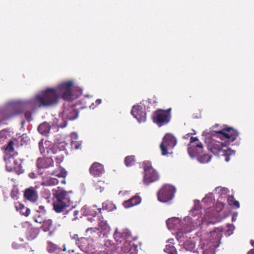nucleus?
Here are the masks:
<instances>
[{
	"instance_id": "c9c22d12",
	"label": "nucleus",
	"mask_w": 254,
	"mask_h": 254,
	"mask_svg": "<svg viewBox=\"0 0 254 254\" xmlns=\"http://www.w3.org/2000/svg\"><path fill=\"white\" fill-rule=\"evenodd\" d=\"M24 196L27 199L32 201V187H29L25 190Z\"/></svg>"
},
{
	"instance_id": "412c9836",
	"label": "nucleus",
	"mask_w": 254,
	"mask_h": 254,
	"mask_svg": "<svg viewBox=\"0 0 254 254\" xmlns=\"http://www.w3.org/2000/svg\"><path fill=\"white\" fill-rule=\"evenodd\" d=\"M99 229L100 231L101 230L102 233L104 236L107 235V234L110 232L111 228L109 225L107 224L106 221H100L98 224Z\"/></svg>"
},
{
	"instance_id": "cd10ccee",
	"label": "nucleus",
	"mask_w": 254,
	"mask_h": 254,
	"mask_svg": "<svg viewBox=\"0 0 254 254\" xmlns=\"http://www.w3.org/2000/svg\"><path fill=\"white\" fill-rule=\"evenodd\" d=\"M227 201L228 204L233 207L239 208L240 206L239 202L235 200L233 195H228Z\"/></svg>"
},
{
	"instance_id": "2f4dec72",
	"label": "nucleus",
	"mask_w": 254,
	"mask_h": 254,
	"mask_svg": "<svg viewBox=\"0 0 254 254\" xmlns=\"http://www.w3.org/2000/svg\"><path fill=\"white\" fill-rule=\"evenodd\" d=\"M59 183V181L58 179L54 178H50L49 179H46L43 184L48 186H55L57 185Z\"/></svg>"
},
{
	"instance_id": "0eeeda50",
	"label": "nucleus",
	"mask_w": 254,
	"mask_h": 254,
	"mask_svg": "<svg viewBox=\"0 0 254 254\" xmlns=\"http://www.w3.org/2000/svg\"><path fill=\"white\" fill-rule=\"evenodd\" d=\"M175 191L173 186L168 184L164 185L157 192L158 200L163 203L171 201L175 196Z\"/></svg>"
},
{
	"instance_id": "9b49d317",
	"label": "nucleus",
	"mask_w": 254,
	"mask_h": 254,
	"mask_svg": "<svg viewBox=\"0 0 254 254\" xmlns=\"http://www.w3.org/2000/svg\"><path fill=\"white\" fill-rule=\"evenodd\" d=\"M176 138L171 134L167 133L160 145L162 155H166L168 154V150L173 148L176 144Z\"/></svg>"
},
{
	"instance_id": "a878e982",
	"label": "nucleus",
	"mask_w": 254,
	"mask_h": 254,
	"mask_svg": "<svg viewBox=\"0 0 254 254\" xmlns=\"http://www.w3.org/2000/svg\"><path fill=\"white\" fill-rule=\"evenodd\" d=\"M102 209L108 211H111L116 209V206L112 202L107 200L103 203Z\"/></svg>"
},
{
	"instance_id": "f3484780",
	"label": "nucleus",
	"mask_w": 254,
	"mask_h": 254,
	"mask_svg": "<svg viewBox=\"0 0 254 254\" xmlns=\"http://www.w3.org/2000/svg\"><path fill=\"white\" fill-rule=\"evenodd\" d=\"M86 236H88L92 240L97 239L101 237L102 232L100 231L99 228H88L86 229Z\"/></svg>"
},
{
	"instance_id": "6ab92c4d",
	"label": "nucleus",
	"mask_w": 254,
	"mask_h": 254,
	"mask_svg": "<svg viewBox=\"0 0 254 254\" xmlns=\"http://www.w3.org/2000/svg\"><path fill=\"white\" fill-rule=\"evenodd\" d=\"M64 217L67 218L69 221H74L78 218L79 211L75 210L73 208H70L64 213Z\"/></svg>"
},
{
	"instance_id": "7c9ffc66",
	"label": "nucleus",
	"mask_w": 254,
	"mask_h": 254,
	"mask_svg": "<svg viewBox=\"0 0 254 254\" xmlns=\"http://www.w3.org/2000/svg\"><path fill=\"white\" fill-rule=\"evenodd\" d=\"M184 247L186 250L192 251L195 247V245L192 240H187L184 242Z\"/></svg>"
},
{
	"instance_id": "39448f33",
	"label": "nucleus",
	"mask_w": 254,
	"mask_h": 254,
	"mask_svg": "<svg viewBox=\"0 0 254 254\" xmlns=\"http://www.w3.org/2000/svg\"><path fill=\"white\" fill-rule=\"evenodd\" d=\"M171 108L167 110L157 109L152 114L153 123L160 127L168 124L171 119Z\"/></svg>"
},
{
	"instance_id": "72a5a7b5",
	"label": "nucleus",
	"mask_w": 254,
	"mask_h": 254,
	"mask_svg": "<svg viewBox=\"0 0 254 254\" xmlns=\"http://www.w3.org/2000/svg\"><path fill=\"white\" fill-rule=\"evenodd\" d=\"M94 186L97 190H99L100 192H102L104 190L105 184L104 181L99 180L97 182L95 183Z\"/></svg>"
},
{
	"instance_id": "13d9d810",
	"label": "nucleus",
	"mask_w": 254,
	"mask_h": 254,
	"mask_svg": "<svg viewBox=\"0 0 254 254\" xmlns=\"http://www.w3.org/2000/svg\"><path fill=\"white\" fill-rule=\"evenodd\" d=\"M190 231V230H187L186 232H185V233H188V232H189Z\"/></svg>"
},
{
	"instance_id": "37998d69",
	"label": "nucleus",
	"mask_w": 254,
	"mask_h": 254,
	"mask_svg": "<svg viewBox=\"0 0 254 254\" xmlns=\"http://www.w3.org/2000/svg\"><path fill=\"white\" fill-rule=\"evenodd\" d=\"M31 212L30 209L28 208H26V211L25 212H21V214L23 215H25V216H28L30 215Z\"/></svg>"
},
{
	"instance_id": "052dcab7",
	"label": "nucleus",
	"mask_w": 254,
	"mask_h": 254,
	"mask_svg": "<svg viewBox=\"0 0 254 254\" xmlns=\"http://www.w3.org/2000/svg\"><path fill=\"white\" fill-rule=\"evenodd\" d=\"M45 145H47L46 141L45 142Z\"/></svg>"
},
{
	"instance_id": "ea45409f",
	"label": "nucleus",
	"mask_w": 254,
	"mask_h": 254,
	"mask_svg": "<svg viewBox=\"0 0 254 254\" xmlns=\"http://www.w3.org/2000/svg\"><path fill=\"white\" fill-rule=\"evenodd\" d=\"M38 144H39V150L40 151V152L42 154L45 153V147L43 145V140L41 139L39 142Z\"/></svg>"
},
{
	"instance_id": "dca6fc26",
	"label": "nucleus",
	"mask_w": 254,
	"mask_h": 254,
	"mask_svg": "<svg viewBox=\"0 0 254 254\" xmlns=\"http://www.w3.org/2000/svg\"><path fill=\"white\" fill-rule=\"evenodd\" d=\"M53 165L54 161L51 157L39 158L37 161V166L39 169L48 168Z\"/></svg>"
},
{
	"instance_id": "6e6d98bb",
	"label": "nucleus",
	"mask_w": 254,
	"mask_h": 254,
	"mask_svg": "<svg viewBox=\"0 0 254 254\" xmlns=\"http://www.w3.org/2000/svg\"><path fill=\"white\" fill-rule=\"evenodd\" d=\"M101 209H101V208H100L98 209V211H99V213H101Z\"/></svg>"
},
{
	"instance_id": "de8ad7c7",
	"label": "nucleus",
	"mask_w": 254,
	"mask_h": 254,
	"mask_svg": "<svg viewBox=\"0 0 254 254\" xmlns=\"http://www.w3.org/2000/svg\"><path fill=\"white\" fill-rule=\"evenodd\" d=\"M196 134V132L194 129H192V131L190 133H188L186 134V136H190L191 135H194Z\"/></svg>"
},
{
	"instance_id": "423d86ee",
	"label": "nucleus",
	"mask_w": 254,
	"mask_h": 254,
	"mask_svg": "<svg viewBox=\"0 0 254 254\" xmlns=\"http://www.w3.org/2000/svg\"><path fill=\"white\" fill-rule=\"evenodd\" d=\"M143 170V182L144 184L148 185L159 180L160 176L159 173L153 168L151 162L149 161L144 162Z\"/></svg>"
},
{
	"instance_id": "f257e3e1",
	"label": "nucleus",
	"mask_w": 254,
	"mask_h": 254,
	"mask_svg": "<svg viewBox=\"0 0 254 254\" xmlns=\"http://www.w3.org/2000/svg\"><path fill=\"white\" fill-rule=\"evenodd\" d=\"M71 80L63 82L56 88H48L41 95H37L34 101V108H48L57 105L60 98L71 101L77 98L72 91Z\"/></svg>"
},
{
	"instance_id": "b1692460",
	"label": "nucleus",
	"mask_w": 254,
	"mask_h": 254,
	"mask_svg": "<svg viewBox=\"0 0 254 254\" xmlns=\"http://www.w3.org/2000/svg\"><path fill=\"white\" fill-rule=\"evenodd\" d=\"M181 220L179 218H173L168 219L166 221L169 229L177 228V224L180 223Z\"/></svg>"
},
{
	"instance_id": "bb28decb",
	"label": "nucleus",
	"mask_w": 254,
	"mask_h": 254,
	"mask_svg": "<svg viewBox=\"0 0 254 254\" xmlns=\"http://www.w3.org/2000/svg\"><path fill=\"white\" fill-rule=\"evenodd\" d=\"M198 161L201 163H207L211 159V156L208 154H200L198 156L196 157Z\"/></svg>"
},
{
	"instance_id": "20e7f679",
	"label": "nucleus",
	"mask_w": 254,
	"mask_h": 254,
	"mask_svg": "<svg viewBox=\"0 0 254 254\" xmlns=\"http://www.w3.org/2000/svg\"><path fill=\"white\" fill-rule=\"evenodd\" d=\"M208 147L215 155L225 157V160L226 162L229 161L230 156L234 153L232 150L227 148L225 146H224L222 142L213 139L209 142Z\"/></svg>"
},
{
	"instance_id": "9d476101",
	"label": "nucleus",
	"mask_w": 254,
	"mask_h": 254,
	"mask_svg": "<svg viewBox=\"0 0 254 254\" xmlns=\"http://www.w3.org/2000/svg\"><path fill=\"white\" fill-rule=\"evenodd\" d=\"M203 147L197 137L191 136L188 144V152L191 158H195L203 152Z\"/></svg>"
},
{
	"instance_id": "f8f14e48",
	"label": "nucleus",
	"mask_w": 254,
	"mask_h": 254,
	"mask_svg": "<svg viewBox=\"0 0 254 254\" xmlns=\"http://www.w3.org/2000/svg\"><path fill=\"white\" fill-rule=\"evenodd\" d=\"M78 112L74 106L70 105L69 103L64 105L62 117L65 122L68 120H74L78 117Z\"/></svg>"
},
{
	"instance_id": "6e6552de",
	"label": "nucleus",
	"mask_w": 254,
	"mask_h": 254,
	"mask_svg": "<svg viewBox=\"0 0 254 254\" xmlns=\"http://www.w3.org/2000/svg\"><path fill=\"white\" fill-rule=\"evenodd\" d=\"M215 133L221 139L226 140L228 144L234 142L239 134L238 131L232 127H225Z\"/></svg>"
},
{
	"instance_id": "e2e57ef3",
	"label": "nucleus",
	"mask_w": 254,
	"mask_h": 254,
	"mask_svg": "<svg viewBox=\"0 0 254 254\" xmlns=\"http://www.w3.org/2000/svg\"><path fill=\"white\" fill-rule=\"evenodd\" d=\"M117 234V233H116V234H114V236H116Z\"/></svg>"
},
{
	"instance_id": "5fc2aeb1",
	"label": "nucleus",
	"mask_w": 254,
	"mask_h": 254,
	"mask_svg": "<svg viewBox=\"0 0 254 254\" xmlns=\"http://www.w3.org/2000/svg\"><path fill=\"white\" fill-rule=\"evenodd\" d=\"M66 124H65H65H64V125H63V126H60V127H62V128H63V127H65L66 126Z\"/></svg>"
},
{
	"instance_id": "79ce46f5",
	"label": "nucleus",
	"mask_w": 254,
	"mask_h": 254,
	"mask_svg": "<svg viewBox=\"0 0 254 254\" xmlns=\"http://www.w3.org/2000/svg\"><path fill=\"white\" fill-rule=\"evenodd\" d=\"M24 116L27 121H30L32 114L30 112H26L24 114Z\"/></svg>"
},
{
	"instance_id": "4468645a",
	"label": "nucleus",
	"mask_w": 254,
	"mask_h": 254,
	"mask_svg": "<svg viewBox=\"0 0 254 254\" xmlns=\"http://www.w3.org/2000/svg\"><path fill=\"white\" fill-rule=\"evenodd\" d=\"M89 171L90 174L94 177H100L105 173L104 165L97 162L92 164Z\"/></svg>"
},
{
	"instance_id": "c756f323",
	"label": "nucleus",
	"mask_w": 254,
	"mask_h": 254,
	"mask_svg": "<svg viewBox=\"0 0 254 254\" xmlns=\"http://www.w3.org/2000/svg\"><path fill=\"white\" fill-rule=\"evenodd\" d=\"M88 244L89 241L87 238L83 237L78 238L77 244L80 248L86 249L88 245Z\"/></svg>"
},
{
	"instance_id": "603ef678",
	"label": "nucleus",
	"mask_w": 254,
	"mask_h": 254,
	"mask_svg": "<svg viewBox=\"0 0 254 254\" xmlns=\"http://www.w3.org/2000/svg\"><path fill=\"white\" fill-rule=\"evenodd\" d=\"M61 183L63 184H66V181H65V180L64 179H63L62 181H61Z\"/></svg>"
},
{
	"instance_id": "1a4fd4ad",
	"label": "nucleus",
	"mask_w": 254,
	"mask_h": 254,
	"mask_svg": "<svg viewBox=\"0 0 254 254\" xmlns=\"http://www.w3.org/2000/svg\"><path fill=\"white\" fill-rule=\"evenodd\" d=\"M66 143L64 142H61L58 144L53 145L50 148L46 147L47 153L53 154H57L55 157L56 163L60 166V164L63 162L65 153Z\"/></svg>"
},
{
	"instance_id": "4d7b16f0",
	"label": "nucleus",
	"mask_w": 254,
	"mask_h": 254,
	"mask_svg": "<svg viewBox=\"0 0 254 254\" xmlns=\"http://www.w3.org/2000/svg\"><path fill=\"white\" fill-rule=\"evenodd\" d=\"M29 177H30V178H32V176H31V173H30V174H29Z\"/></svg>"
},
{
	"instance_id": "5701e85b",
	"label": "nucleus",
	"mask_w": 254,
	"mask_h": 254,
	"mask_svg": "<svg viewBox=\"0 0 254 254\" xmlns=\"http://www.w3.org/2000/svg\"><path fill=\"white\" fill-rule=\"evenodd\" d=\"M51 126L47 123H44L39 125L38 128L39 132L42 134H46L50 132Z\"/></svg>"
},
{
	"instance_id": "4c0bfd02",
	"label": "nucleus",
	"mask_w": 254,
	"mask_h": 254,
	"mask_svg": "<svg viewBox=\"0 0 254 254\" xmlns=\"http://www.w3.org/2000/svg\"><path fill=\"white\" fill-rule=\"evenodd\" d=\"M13 145V142L12 141H10L5 147V149L9 152L13 151L14 150Z\"/></svg>"
},
{
	"instance_id": "864d4df0",
	"label": "nucleus",
	"mask_w": 254,
	"mask_h": 254,
	"mask_svg": "<svg viewBox=\"0 0 254 254\" xmlns=\"http://www.w3.org/2000/svg\"><path fill=\"white\" fill-rule=\"evenodd\" d=\"M190 136H186V134L184 136V138L188 139Z\"/></svg>"
},
{
	"instance_id": "680f3d73",
	"label": "nucleus",
	"mask_w": 254,
	"mask_h": 254,
	"mask_svg": "<svg viewBox=\"0 0 254 254\" xmlns=\"http://www.w3.org/2000/svg\"><path fill=\"white\" fill-rule=\"evenodd\" d=\"M14 168L15 169H17L16 167H14Z\"/></svg>"
},
{
	"instance_id": "a19ab883",
	"label": "nucleus",
	"mask_w": 254,
	"mask_h": 254,
	"mask_svg": "<svg viewBox=\"0 0 254 254\" xmlns=\"http://www.w3.org/2000/svg\"><path fill=\"white\" fill-rule=\"evenodd\" d=\"M33 203H34L38 199V194L37 192L33 189Z\"/></svg>"
},
{
	"instance_id": "473e14b6",
	"label": "nucleus",
	"mask_w": 254,
	"mask_h": 254,
	"mask_svg": "<svg viewBox=\"0 0 254 254\" xmlns=\"http://www.w3.org/2000/svg\"><path fill=\"white\" fill-rule=\"evenodd\" d=\"M164 252L168 254H177V252L175 247L170 244L166 246Z\"/></svg>"
},
{
	"instance_id": "3c124183",
	"label": "nucleus",
	"mask_w": 254,
	"mask_h": 254,
	"mask_svg": "<svg viewBox=\"0 0 254 254\" xmlns=\"http://www.w3.org/2000/svg\"><path fill=\"white\" fill-rule=\"evenodd\" d=\"M96 102L97 103V104H100L101 103V99H97L96 101Z\"/></svg>"
},
{
	"instance_id": "e433bc0d",
	"label": "nucleus",
	"mask_w": 254,
	"mask_h": 254,
	"mask_svg": "<svg viewBox=\"0 0 254 254\" xmlns=\"http://www.w3.org/2000/svg\"><path fill=\"white\" fill-rule=\"evenodd\" d=\"M15 206L16 210L17 211L19 210L21 213V212L23 211V209H24L25 208L24 204H23L19 202H17L15 203Z\"/></svg>"
},
{
	"instance_id": "a211bd4d",
	"label": "nucleus",
	"mask_w": 254,
	"mask_h": 254,
	"mask_svg": "<svg viewBox=\"0 0 254 254\" xmlns=\"http://www.w3.org/2000/svg\"><path fill=\"white\" fill-rule=\"evenodd\" d=\"M141 201V197L138 195H135L131 198L124 201L123 203V205L125 208H128L139 204Z\"/></svg>"
},
{
	"instance_id": "58836bf2",
	"label": "nucleus",
	"mask_w": 254,
	"mask_h": 254,
	"mask_svg": "<svg viewBox=\"0 0 254 254\" xmlns=\"http://www.w3.org/2000/svg\"><path fill=\"white\" fill-rule=\"evenodd\" d=\"M6 138V132L4 130L0 131V143H1Z\"/></svg>"
},
{
	"instance_id": "c85d7f7f",
	"label": "nucleus",
	"mask_w": 254,
	"mask_h": 254,
	"mask_svg": "<svg viewBox=\"0 0 254 254\" xmlns=\"http://www.w3.org/2000/svg\"><path fill=\"white\" fill-rule=\"evenodd\" d=\"M135 162V159L134 155L127 156L125 159V164L127 167L134 165Z\"/></svg>"
},
{
	"instance_id": "ddd939ff",
	"label": "nucleus",
	"mask_w": 254,
	"mask_h": 254,
	"mask_svg": "<svg viewBox=\"0 0 254 254\" xmlns=\"http://www.w3.org/2000/svg\"><path fill=\"white\" fill-rule=\"evenodd\" d=\"M131 115L138 121L139 123H143L146 121V112L142 107L140 105H134L132 107Z\"/></svg>"
},
{
	"instance_id": "09e8293b",
	"label": "nucleus",
	"mask_w": 254,
	"mask_h": 254,
	"mask_svg": "<svg viewBox=\"0 0 254 254\" xmlns=\"http://www.w3.org/2000/svg\"><path fill=\"white\" fill-rule=\"evenodd\" d=\"M78 238H79L78 235L74 234L73 237V239H74V240H76V242L77 244V242H78Z\"/></svg>"
},
{
	"instance_id": "393cba45",
	"label": "nucleus",
	"mask_w": 254,
	"mask_h": 254,
	"mask_svg": "<svg viewBox=\"0 0 254 254\" xmlns=\"http://www.w3.org/2000/svg\"><path fill=\"white\" fill-rule=\"evenodd\" d=\"M23 227L26 228V237L27 240H31L32 238V226L29 222L26 221L23 223Z\"/></svg>"
},
{
	"instance_id": "c03bdc74",
	"label": "nucleus",
	"mask_w": 254,
	"mask_h": 254,
	"mask_svg": "<svg viewBox=\"0 0 254 254\" xmlns=\"http://www.w3.org/2000/svg\"><path fill=\"white\" fill-rule=\"evenodd\" d=\"M16 193V192H15L14 190H12L11 193V197L14 199H17L18 198Z\"/></svg>"
},
{
	"instance_id": "bf43d9fd",
	"label": "nucleus",
	"mask_w": 254,
	"mask_h": 254,
	"mask_svg": "<svg viewBox=\"0 0 254 254\" xmlns=\"http://www.w3.org/2000/svg\"><path fill=\"white\" fill-rule=\"evenodd\" d=\"M49 196H48L47 198L50 197V195H51V193H49Z\"/></svg>"
},
{
	"instance_id": "aec40b11",
	"label": "nucleus",
	"mask_w": 254,
	"mask_h": 254,
	"mask_svg": "<svg viewBox=\"0 0 254 254\" xmlns=\"http://www.w3.org/2000/svg\"><path fill=\"white\" fill-rule=\"evenodd\" d=\"M53 222L51 219L45 220L40 226V228L44 232L49 231L50 235H51V230L53 228Z\"/></svg>"
},
{
	"instance_id": "8fccbe9b",
	"label": "nucleus",
	"mask_w": 254,
	"mask_h": 254,
	"mask_svg": "<svg viewBox=\"0 0 254 254\" xmlns=\"http://www.w3.org/2000/svg\"><path fill=\"white\" fill-rule=\"evenodd\" d=\"M247 254H254V248L249 251Z\"/></svg>"
},
{
	"instance_id": "a18cd8bd",
	"label": "nucleus",
	"mask_w": 254,
	"mask_h": 254,
	"mask_svg": "<svg viewBox=\"0 0 254 254\" xmlns=\"http://www.w3.org/2000/svg\"><path fill=\"white\" fill-rule=\"evenodd\" d=\"M39 232V230L38 228H36V227L34 228L33 227V234L34 233L37 235L38 234Z\"/></svg>"
},
{
	"instance_id": "4be33fe9",
	"label": "nucleus",
	"mask_w": 254,
	"mask_h": 254,
	"mask_svg": "<svg viewBox=\"0 0 254 254\" xmlns=\"http://www.w3.org/2000/svg\"><path fill=\"white\" fill-rule=\"evenodd\" d=\"M51 175L58 177H62L64 178L67 175V172L64 168H63L61 166H59L58 167V170H56L53 171L51 173Z\"/></svg>"
},
{
	"instance_id": "7ed1b4c3",
	"label": "nucleus",
	"mask_w": 254,
	"mask_h": 254,
	"mask_svg": "<svg viewBox=\"0 0 254 254\" xmlns=\"http://www.w3.org/2000/svg\"><path fill=\"white\" fill-rule=\"evenodd\" d=\"M222 234L215 231L211 232L208 240H203L200 246L203 250V254H214V250L219 246Z\"/></svg>"
},
{
	"instance_id": "f03ea898",
	"label": "nucleus",
	"mask_w": 254,
	"mask_h": 254,
	"mask_svg": "<svg viewBox=\"0 0 254 254\" xmlns=\"http://www.w3.org/2000/svg\"><path fill=\"white\" fill-rule=\"evenodd\" d=\"M54 201L53 208L57 213L63 212L66 208L69 207L72 203L70 194L72 191H67L58 187L53 190Z\"/></svg>"
},
{
	"instance_id": "2eb2a0df",
	"label": "nucleus",
	"mask_w": 254,
	"mask_h": 254,
	"mask_svg": "<svg viewBox=\"0 0 254 254\" xmlns=\"http://www.w3.org/2000/svg\"><path fill=\"white\" fill-rule=\"evenodd\" d=\"M40 210H37L34 208L33 218L35 223L42 224L45 220V210L44 207L40 205L39 207Z\"/></svg>"
},
{
	"instance_id": "f704fd0d",
	"label": "nucleus",
	"mask_w": 254,
	"mask_h": 254,
	"mask_svg": "<svg viewBox=\"0 0 254 254\" xmlns=\"http://www.w3.org/2000/svg\"><path fill=\"white\" fill-rule=\"evenodd\" d=\"M58 249V246L57 245L50 241H48L47 242V249L49 253H53L55 252Z\"/></svg>"
},
{
	"instance_id": "49530a36",
	"label": "nucleus",
	"mask_w": 254,
	"mask_h": 254,
	"mask_svg": "<svg viewBox=\"0 0 254 254\" xmlns=\"http://www.w3.org/2000/svg\"><path fill=\"white\" fill-rule=\"evenodd\" d=\"M74 148L76 149H79L81 147V144L80 143H75L74 144Z\"/></svg>"
}]
</instances>
